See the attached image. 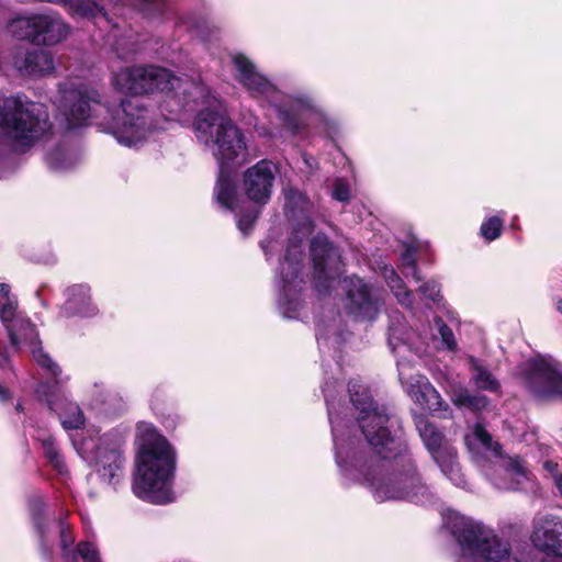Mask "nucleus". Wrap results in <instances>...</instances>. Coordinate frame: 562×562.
Segmentation results:
<instances>
[{
	"label": "nucleus",
	"instance_id": "obj_1",
	"mask_svg": "<svg viewBox=\"0 0 562 562\" xmlns=\"http://www.w3.org/2000/svg\"><path fill=\"white\" fill-rule=\"evenodd\" d=\"M350 401L358 411L357 423L373 452L382 459H393L389 465L380 464L367 456L358 440L347 436L345 425L330 400L329 384L323 393L328 409L334 438L335 460L346 485L367 486L376 502L407 501L430 504L435 493L423 480L405 439L391 428L398 419L384 406L373 403L372 396L359 380L348 384Z\"/></svg>",
	"mask_w": 562,
	"mask_h": 562
},
{
	"label": "nucleus",
	"instance_id": "obj_2",
	"mask_svg": "<svg viewBox=\"0 0 562 562\" xmlns=\"http://www.w3.org/2000/svg\"><path fill=\"white\" fill-rule=\"evenodd\" d=\"M56 110L66 131L95 124L126 147L143 144L155 127L150 111L142 101L116 102L92 86L74 81L59 83Z\"/></svg>",
	"mask_w": 562,
	"mask_h": 562
},
{
	"label": "nucleus",
	"instance_id": "obj_3",
	"mask_svg": "<svg viewBox=\"0 0 562 562\" xmlns=\"http://www.w3.org/2000/svg\"><path fill=\"white\" fill-rule=\"evenodd\" d=\"M235 80L255 99L268 102L285 131L296 136L305 132L310 121H319L322 132L335 138L339 132L338 123L327 116L315 98L308 93L283 94L278 87L245 54H231Z\"/></svg>",
	"mask_w": 562,
	"mask_h": 562
},
{
	"label": "nucleus",
	"instance_id": "obj_4",
	"mask_svg": "<svg viewBox=\"0 0 562 562\" xmlns=\"http://www.w3.org/2000/svg\"><path fill=\"white\" fill-rule=\"evenodd\" d=\"M440 338L441 347L448 351H457L458 342L452 329L438 316L427 324L415 325L407 330L405 324L392 317L389 326L387 342L392 352L402 357L405 350L420 356L426 348ZM400 381L411 398L430 413H439L441 417L451 415L449 405L442 400L440 393L419 373L407 374L408 363L402 358L397 359Z\"/></svg>",
	"mask_w": 562,
	"mask_h": 562
},
{
	"label": "nucleus",
	"instance_id": "obj_5",
	"mask_svg": "<svg viewBox=\"0 0 562 562\" xmlns=\"http://www.w3.org/2000/svg\"><path fill=\"white\" fill-rule=\"evenodd\" d=\"M113 87L124 93L135 95L161 92L166 100L160 104L162 113H169V120L177 119L182 112L196 111L195 117L209 111V99L220 100L200 78H180L169 69L155 65L124 67L112 77Z\"/></svg>",
	"mask_w": 562,
	"mask_h": 562
},
{
	"label": "nucleus",
	"instance_id": "obj_6",
	"mask_svg": "<svg viewBox=\"0 0 562 562\" xmlns=\"http://www.w3.org/2000/svg\"><path fill=\"white\" fill-rule=\"evenodd\" d=\"M211 108L193 121V132L200 144L211 150L220 166L214 196L220 206L233 211L238 206V193L229 177L231 169L246 160L245 137L227 115L222 100L209 99Z\"/></svg>",
	"mask_w": 562,
	"mask_h": 562
},
{
	"label": "nucleus",
	"instance_id": "obj_7",
	"mask_svg": "<svg viewBox=\"0 0 562 562\" xmlns=\"http://www.w3.org/2000/svg\"><path fill=\"white\" fill-rule=\"evenodd\" d=\"M138 447L132 490L135 496L157 505L175 501L177 453L169 441L149 423L136 428Z\"/></svg>",
	"mask_w": 562,
	"mask_h": 562
},
{
	"label": "nucleus",
	"instance_id": "obj_8",
	"mask_svg": "<svg viewBox=\"0 0 562 562\" xmlns=\"http://www.w3.org/2000/svg\"><path fill=\"white\" fill-rule=\"evenodd\" d=\"M46 106L23 93L0 98V178L12 165V151H24L52 132Z\"/></svg>",
	"mask_w": 562,
	"mask_h": 562
},
{
	"label": "nucleus",
	"instance_id": "obj_9",
	"mask_svg": "<svg viewBox=\"0 0 562 562\" xmlns=\"http://www.w3.org/2000/svg\"><path fill=\"white\" fill-rule=\"evenodd\" d=\"M445 526L459 546L457 562H530L525 554L513 551L508 540L482 521L448 510Z\"/></svg>",
	"mask_w": 562,
	"mask_h": 562
},
{
	"label": "nucleus",
	"instance_id": "obj_10",
	"mask_svg": "<svg viewBox=\"0 0 562 562\" xmlns=\"http://www.w3.org/2000/svg\"><path fill=\"white\" fill-rule=\"evenodd\" d=\"M300 218H293L296 226L291 233L283 260L278 269L277 286L279 290L278 304L286 318H295L301 307L300 293L302 290V246L304 237L313 231L312 222L305 213Z\"/></svg>",
	"mask_w": 562,
	"mask_h": 562
},
{
	"label": "nucleus",
	"instance_id": "obj_11",
	"mask_svg": "<svg viewBox=\"0 0 562 562\" xmlns=\"http://www.w3.org/2000/svg\"><path fill=\"white\" fill-rule=\"evenodd\" d=\"M32 357L47 378L36 387L38 398L57 414L64 429L81 428L85 425L83 413L77 403L68 398L66 389L70 376L63 374L59 364L42 348L33 349Z\"/></svg>",
	"mask_w": 562,
	"mask_h": 562
},
{
	"label": "nucleus",
	"instance_id": "obj_12",
	"mask_svg": "<svg viewBox=\"0 0 562 562\" xmlns=\"http://www.w3.org/2000/svg\"><path fill=\"white\" fill-rule=\"evenodd\" d=\"M465 446L476 463L495 458V463L502 469L504 475L486 473L492 484L498 490L513 491L529 479V471L525 462L517 456L504 457L502 446L494 441L487 430L476 424L464 436Z\"/></svg>",
	"mask_w": 562,
	"mask_h": 562
},
{
	"label": "nucleus",
	"instance_id": "obj_13",
	"mask_svg": "<svg viewBox=\"0 0 562 562\" xmlns=\"http://www.w3.org/2000/svg\"><path fill=\"white\" fill-rule=\"evenodd\" d=\"M123 445L124 439L117 432L104 434L97 443L92 439L83 440L81 446L74 442L78 453L92 462L100 479L111 486H116L123 477Z\"/></svg>",
	"mask_w": 562,
	"mask_h": 562
},
{
	"label": "nucleus",
	"instance_id": "obj_14",
	"mask_svg": "<svg viewBox=\"0 0 562 562\" xmlns=\"http://www.w3.org/2000/svg\"><path fill=\"white\" fill-rule=\"evenodd\" d=\"M518 374L538 400H562V364L552 357L536 356L524 361Z\"/></svg>",
	"mask_w": 562,
	"mask_h": 562
},
{
	"label": "nucleus",
	"instance_id": "obj_15",
	"mask_svg": "<svg viewBox=\"0 0 562 562\" xmlns=\"http://www.w3.org/2000/svg\"><path fill=\"white\" fill-rule=\"evenodd\" d=\"M11 33L20 38L37 45H55L64 41L70 25L54 10L35 13L13 20L10 24Z\"/></svg>",
	"mask_w": 562,
	"mask_h": 562
},
{
	"label": "nucleus",
	"instance_id": "obj_16",
	"mask_svg": "<svg viewBox=\"0 0 562 562\" xmlns=\"http://www.w3.org/2000/svg\"><path fill=\"white\" fill-rule=\"evenodd\" d=\"M0 321L13 348L18 349L22 342L27 344L31 351L42 348L35 326L19 312L18 299L5 283H0Z\"/></svg>",
	"mask_w": 562,
	"mask_h": 562
},
{
	"label": "nucleus",
	"instance_id": "obj_17",
	"mask_svg": "<svg viewBox=\"0 0 562 562\" xmlns=\"http://www.w3.org/2000/svg\"><path fill=\"white\" fill-rule=\"evenodd\" d=\"M346 291V310L350 316L358 321L373 322L382 306L379 292L362 279L351 276L342 280Z\"/></svg>",
	"mask_w": 562,
	"mask_h": 562
},
{
	"label": "nucleus",
	"instance_id": "obj_18",
	"mask_svg": "<svg viewBox=\"0 0 562 562\" xmlns=\"http://www.w3.org/2000/svg\"><path fill=\"white\" fill-rule=\"evenodd\" d=\"M311 257L314 265L315 289L327 293L340 276V255L325 235H316L311 241Z\"/></svg>",
	"mask_w": 562,
	"mask_h": 562
},
{
	"label": "nucleus",
	"instance_id": "obj_19",
	"mask_svg": "<svg viewBox=\"0 0 562 562\" xmlns=\"http://www.w3.org/2000/svg\"><path fill=\"white\" fill-rule=\"evenodd\" d=\"M277 173V166L267 159L249 167L243 176L247 199L258 206L266 205L272 196Z\"/></svg>",
	"mask_w": 562,
	"mask_h": 562
},
{
	"label": "nucleus",
	"instance_id": "obj_20",
	"mask_svg": "<svg viewBox=\"0 0 562 562\" xmlns=\"http://www.w3.org/2000/svg\"><path fill=\"white\" fill-rule=\"evenodd\" d=\"M530 540L538 550L562 557V518L551 514L536 515Z\"/></svg>",
	"mask_w": 562,
	"mask_h": 562
},
{
	"label": "nucleus",
	"instance_id": "obj_21",
	"mask_svg": "<svg viewBox=\"0 0 562 562\" xmlns=\"http://www.w3.org/2000/svg\"><path fill=\"white\" fill-rule=\"evenodd\" d=\"M12 64L21 76H41L50 74L55 69L53 54L41 48L16 50Z\"/></svg>",
	"mask_w": 562,
	"mask_h": 562
},
{
	"label": "nucleus",
	"instance_id": "obj_22",
	"mask_svg": "<svg viewBox=\"0 0 562 562\" xmlns=\"http://www.w3.org/2000/svg\"><path fill=\"white\" fill-rule=\"evenodd\" d=\"M66 301L60 308L63 317H94L99 310L91 300V289L88 284H74L66 290Z\"/></svg>",
	"mask_w": 562,
	"mask_h": 562
},
{
	"label": "nucleus",
	"instance_id": "obj_23",
	"mask_svg": "<svg viewBox=\"0 0 562 562\" xmlns=\"http://www.w3.org/2000/svg\"><path fill=\"white\" fill-rule=\"evenodd\" d=\"M430 456L434 462L439 467L441 473L453 485L467 488L468 482L458 461L457 449L452 445L449 443Z\"/></svg>",
	"mask_w": 562,
	"mask_h": 562
},
{
	"label": "nucleus",
	"instance_id": "obj_24",
	"mask_svg": "<svg viewBox=\"0 0 562 562\" xmlns=\"http://www.w3.org/2000/svg\"><path fill=\"white\" fill-rule=\"evenodd\" d=\"M81 159V151L78 146L69 145L67 142L59 143L49 149L45 155L48 168L63 172L75 168Z\"/></svg>",
	"mask_w": 562,
	"mask_h": 562
},
{
	"label": "nucleus",
	"instance_id": "obj_25",
	"mask_svg": "<svg viewBox=\"0 0 562 562\" xmlns=\"http://www.w3.org/2000/svg\"><path fill=\"white\" fill-rule=\"evenodd\" d=\"M414 423L418 435L429 454L449 445L445 436L424 415H415Z\"/></svg>",
	"mask_w": 562,
	"mask_h": 562
},
{
	"label": "nucleus",
	"instance_id": "obj_26",
	"mask_svg": "<svg viewBox=\"0 0 562 562\" xmlns=\"http://www.w3.org/2000/svg\"><path fill=\"white\" fill-rule=\"evenodd\" d=\"M63 8L72 18L89 20L102 18L108 24H111L104 7L97 0H65Z\"/></svg>",
	"mask_w": 562,
	"mask_h": 562
},
{
	"label": "nucleus",
	"instance_id": "obj_27",
	"mask_svg": "<svg viewBox=\"0 0 562 562\" xmlns=\"http://www.w3.org/2000/svg\"><path fill=\"white\" fill-rule=\"evenodd\" d=\"M468 363L471 371V381L479 390L493 393L499 391V381L482 360L471 356L468 358Z\"/></svg>",
	"mask_w": 562,
	"mask_h": 562
},
{
	"label": "nucleus",
	"instance_id": "obj_28",
	"mask_svg": "<svg viewBox=\"0 0 562 562\" xmlns=\"http://www.w3.org/2000/svg\"><path fill=\"white\" fill-rule=\"evenodd\" d=\"M381 272L383 279L387 283L391 291L393 292L397 302L402 306L411 308L413 306L414 295L409 290L405 288L402 279L396 273V271L392 267L384 266Z\"/></svg>",
	"mask_w": 562,
	"mask_h": 562
},
{
	"label": "nucleus",
	"instance_id": "obj_29",
	"mask_svg": "<svg viewBox=\"0 0 562 562\" xmlns=\"http://www.w3.org/2000/svg\"><path fill=\"white\" fill-rule=\"evenodd\" d=\"M29 507L34 527L40 538L41 546L45 551H48V526L43 516L45 504L41 497H33L30 499Z\"/></svg>",
	"mask_w": 562,
	"mask_h": 562
},
{
	"label": "nucleus",
	"instance_id": "obj_30",
	"mask_svg": "<svg viewBox=\"0 0 562 562\" xmlns=\"http://www.w3.org/2000/svg\"><path fill=\"white\" fill-rule=\"evenodd\" d=\"M56 524L59 529L60 548L63 551L61 555H63V559L65 560V562H77L78 557H80L83 560V558L79 551V547L81 544L88 543V544L93 546L98 550L95 544L92 542H89V541H82V542L78 543L76 550L72 549L71 547L74 544L75 538L70 531L69 526L66 525L63 520H59Z\"/></svg>",
	"mask_w": 562,
	"mask_h": 562
},
{
	"label": "nucleus",
	"instance_id": "obj_31",
	"mask_svg": "<svg viewBox=\"0 0 562 562\" xmlns=\"http://www.w3.org/2000/svg\"><path fill=\"white\" fill-rule=\"evenodd\" d=\"M452 403L459 408H467L472 412H481L488 405V400L484 395H472L467 389L456 391L451 396Z\"/></svg>",
	"mask_w": 562,
	"mask_h": 562
},
{
	"label": "nucleus",
	"instance_id": "obj_32",
	"mask_svg": "<svg viewBox=\"0 0 562 562\" xmlns=\"http://www.w3.org/2000/svg\"><path fill=\"white\" fill-rule=\"evenodd\" d=\"M429 244L416 238H413L405 247L402 254V262L404 266L412 270V277L415 281L419 282L422 277L416 268V254L423 250H428Z\"/></svg>",
	"mask_w": 562,
	"mask_h": 562
},
{
	"label": "nucleus",
	"instance_id": "obj_33",
	"mask_svg": "<svg viewBox=\"0 0 562 562\" xmlns=\"http://www.w3.org/2000/svg\"><path fill=\"white\" fill-rule=\"evenodd\" d=\"M284 210L283 211H306L310 207L307 195L292 186L283 188Z\"/></svg>",
	"mask_w": 562,
	"mask_h": 562
},
{
	"label": "nucleus",
	"instance_id": "obj_34",
	"mask_svg": "<svg viewBox=\"0 0 562 562\" xmlns=\"http://www.w3.org/2000/svg\"><path fill=\"white\" fill-rule=\"evenodd\" d=\"M503 225L504 221L498 215H493L482 223L481 236L487 241L495 240L501 236Z\"/></svg>",
	"mask_w": 562,
	"mask_h": 562
},
{
	"label": "nucleus",
	"instance_id": "obj_35",
	"mask_svg": "<svg viewBox=\"0 0 562 562\" xmlns=\"http://www.w3.org/2000/svg\"><path fill=\"white\" fill-rule=\"evenodd\" d=\"M114 5L119 4H137L143 11L148 13H162L165 9V0H109Z\"/></svg>",
	"mask_w": 562,
	"mask_h": 562
},
{
	"label": "nucleus",
	"instance_id": "obj_36",
	"mask_svg": "<svg viewBox=\"0 0 562 562\" xmlns=\"http://www.w3.org/2000/svg\"><path fill=\"white\" fill-rule=\"evenodd\" d=\"M316 339L321 349L329 345H340L341 341L344 340L341 334L333 331L331 329H327L326 327H323L321 325L317 326Z\"/></svg>",
	"mask_w": 562,
	"mask_h": 562
},
{
	"label": "nucleus",
	"instance_id": "obj_37",
	"mask_svg": "<svg viewBox=\"0 0 562 562\" xmlns=\"http://www.w3.org/2000/svg\"><path fill=\"white\" fill-rule=\"evenodd\" d=\"M180 24L188 31L195 33L201 38H204V30L207 27L205 20L198 19L193 15H186L181 18Z\"/></svg>",
	"mask_w": 562,
	"mask_h": 562
},
{
	"label": "nucleus",
	"instance_id": "obj_38",
	"mask_svg": "<svg viewBox=\"0 0 562 562\" xmlns=\"http://www.w3.org/2000/svg\"><path fill=\"white\" fill-rule=\"evenodd\" d=\"M418 292L423 299L429 300L434 303L440 301V285L435 280L426 281L418 288Z\"/></svg>",
	"mask_w": 562,
	"mask_h": 562
},
{
	"label": "nucleus",
	"instance_id": "obj_39",
	"mask_svg": "<svg viewBox=\"0 0 562 562\" xmlns=\"http://www.w3.org/2000/svg\"><path fill=\"white\" fill-rule=\"evenodd\" d=\"M258 213H236V224L240 233L245 236L250 234L257 222Z\"/></svg>",
	"mask_w": 562,
	"mask_h": 562
},
{
	"label": "nucleus",
	"instance_id": "obj_40",
	"mask_svg": "<svg viewBox=\"0 0 562 562\" xmlns=\"http://www.w3.org/2000/svg\"><path fill=\"white\" fill-rule=\"evenodd\" d=\"M333 198L339 202H347L350 198V187L344 179H337L333 188Z\"/></svg>",
	"mask_w": 562,
	"mask_h": 562
},
{
	"label": "nucleus",
	"instance_id": "obj_41",
	"mask_svg": "<svg viewBox=\"0 0 562 562\" xmlns=\"http://www.w3.org/2000/svg\"><path fill=\"white\" fill-rule=\"evenodd\" d=\"M41 442L44 456L47 460L60 453V449L58 448V446L55 442V439L52 436H47L41 439Z\"/></svg>",
	"mask_w": 562,
	"mask_h": 562
},
{
	"label": "nucleus",
	"instance_id": "obj_42",
	"mask_svg": "<svg viewBox=\"0 0 562 562\" xmlns=\"http://www.w3.org/2000/svg\"><path fill=\"white\" fill-rule=\"evenodd\" d=\"M80 554L83 562H101L99 550L93 546L85 543L79 547Z\"/></svg>",
	"mask_w": 562,
	"mask_h": 562
},
{
	"label": "nucleus",
	"instance_id": "obj_43",
	"mask_svg": "<svg viewBox=\"0 0 562 562\" xmlns=\"http://www.w3.org/2000/svg\"><path fill=\"white\" fill-rule=\"evenodd\" d=\"M52 468L57 472L60 476H67L68 475V467L65 462L64 456L61 452L55 457H52L47 460Z\"/></svg>",
	"mask_w": 562,
	"mask_h": 562
},
{
	"label": "nucleus",
	"instance_id": "obj_44",
	"mask_svg": "<svg viewBox=\"0 0 562 562\" xmlns=\"http://www.w3.org/2000/svg\"><path fill=\"white\" fill-rule=\"evenodd\" d=\"M261 248L265 251V255L267 256V259L278 250L279 243L273 239L272 237L267 238L265 241L261 243Z\"/></svg>",
	"mask_w": 562,
	"mask_h": 562
},
{
	"label": "nucleus",
	"instance_id": "obj_45",
	"mask_svg": "<svg viewBox=\"0 0 562 562\" xmlns=\"http://www.w3.org/2000/svg\"><path fill=\"white\" fill-rule=\"evenodd\" d=\"M0 367L3 369L10 367V360L5 353H0Z\"/></svg>",
	"mask_w": 562,
	"mask_h": 562
},
{
	"label": "nucleus",
	"instance_id": "obj_46",
	"mask_svg": "<svg viewBox=\"0 0 562 562\" xmlns=\"http://www.w3.org/2000/svg\"><path fill=\"white\" fill-rule=\"evenodd\" d=\"M554 483L560 495L562 496V473L555 475Z\"/></svg>",
	"mask_w": 562,
	"mask_h": 562
},
{
	"label": "nucleus",
	"instance_id": "obj_47",
	"mask_svg": "<svg viewBox=\"0 0 562 562\" xmlns=\"http://www.w3.org/2000/svg\"><path fill=\"white\" fill-rule=\"evenodd\" d=\"M9 398V391L0 384V400L7 401Z\"/></svg>",
	"mask_w": 562,
	"mask_h": 562
},
{
	"label": "nucleus",
	"instance_id": "obj_48",
	"mask_svg": "<svg viewBox=\"0 0 562 562\" xmlns=\"http://www.w3.org/2000/svg\"><path fill=\"white\" fill-rule=\"evenodd\" d=\"M555 308L560 314H562V299L555 300Z\"/></svg>",
	"mask_w": 562,
	"mask_h": 562
},
{
	"label": "nucleus",
	"instance_id": "obj_49",
	"mask_svg": "<svg viewBox=\"0 0 562 562\" xmlns=\"http://www.w3.org/2000/svg\"><path fill=\"white\" fill-rule=\"evenodd\" d=\"M93 387H94V391H93L94 393H98V392L101 393L103 391V389H104L103 383H100V384L95 383L93 385Z\"/></svg>",
	"mask_w": 562,
	"mask_h": 562
},
{
	"label": "nucleus",
	"instance_id": "obj_50",
	"mask_svg": "<svg viewBox=\"0 0 562 562\" xmlns=\"http://www.w3.org/2000/svg\"><path fill=\"white\" fill-rule=\"evenodd\" d=\"M16 411H22V405L20 403L16 405Z\"/></svg>",
	"mask_w": 562,
	"mask_h": 562
}]
</instances>
